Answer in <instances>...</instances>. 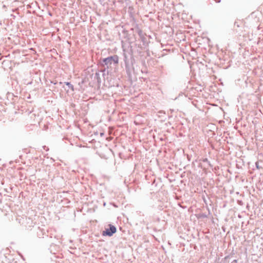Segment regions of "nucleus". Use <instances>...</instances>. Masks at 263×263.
<instances>
[{
	"instance_id": "f257e3e1",
	"label": "nucleus",
	"mask_w": 263,
	"mask_h": 263,
	"mask_svg": "<svg viewBox=\"0 0 263 263\" xmlns=\"http://www.w3.org/2000/svg\"><path fill=\"white\" fill-rule=\"evenodd\" d=\"M108 226L109 228H106L105 230L102 232V235L104 236H111L117 231L116 228L114 226L109 224Z\"/></svg>"
},
{
	"instance_id": "f03ea898",
	"label": "nucleus",
	"mask_w": 263,
	"mask_h": 263,
	"mask_svg": "<svg viewBox=\"0 0 263 263\" xmlns=\"http://www.w3.org/2000/svg\"><path fill=\"white\" fill-rule=\"evenodd\" d=\"M103 62L105 63V64L106 65H110L112 63L110 57H108L103 60Z\"/></svg>"
},
{
	"instance_id": "7ed1b4c3",
	"label": "nucleus",
	"mask_w": 263,
	"mask_h": 263,
	"mask_svg": "<svg viewBox=\"0 0 263 263\" xmlns=\"http://www.w3.org/2000/svg\"><path fill=\"white\" fill-rule=\"evenodd\" d=\"M111 62L113 61L115 64H118L119 61V58L117 55L110 57Z\"/></svg>"
},
{
	"instance_id": "20e7f679",
	"label": "nucleus",
	"mask_w": 263,
	"mask_h": 263,
	"mask_svg": "<svg viewBox=\"0 0 263 263\" xmlns=\"http://www.w3.org/2000/svg\"><path fill=\"white\" fill-rule=\"evenodd\" d=\"M65 84L69 86L72 90H73V86L69 82H65Z\"/></svg>"
},
{
	"instance_id": "39448f33",
	"label": "nucleus",
	"mask_w": 263,
	"mask_h": 263,
	"mask_svg": "<svg viewBox=\"0 0 263 263\" xmlns=\"http://www.w3.org/2000/svg\"><path fill=\"white\" fill-rule=\"evenodd\" d=\"M256 165L257 167L258 168V165H257V163H256Z\"/></svg>"
}]
</instances>
